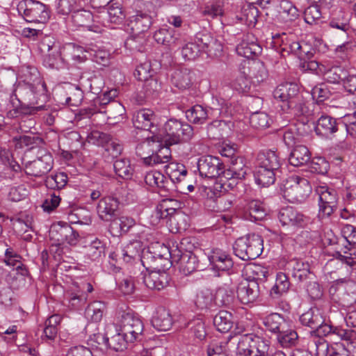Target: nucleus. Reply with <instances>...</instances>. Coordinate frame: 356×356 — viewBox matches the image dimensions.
Here are the masks:
<instances>
[{
	"label": "nucleus",
	"instance_id": "20e7f679",
	"mask_svg": "<svg viewBox=\"0 0 356 356\" xmlns=\"http://www.w3.org/2000/svg\"><path fill=\"white\" fill-rule=\"evenodd\" d=\"M263 249V239L256 234L240 237L233 245L235 255L244 261L257 259L262 253Z\"/></svg>",
	"mask_w": 356,
	"mask_h": 356
},
{
	"label": "nucleus",
	"instance_id": "680f3d73",
	"mask_svg": "<svg viewBox=\"0 0 356 356\" xmlns=\"http://www.w3.org/2000/svg\"><path fill=\"white\" fill-rule=\"evenodd\" d=\"M248 210L250 220H261L266 216V211L263 203L257 200H252L248 204Z\"/></svg>",
	"mask_w": 356,
	"mask_h": 356
},
{
	"label": "nucleus",
	"instance_id": "6ab92c4d",
	"mask_svg": "<svg viewBox=\"0 0 356 356\" xmlns=\"http://www.w3.org/2000/svg\"><path fill=\"white\" fill-rule=\"evenodd\" d=\"M277 40H281L280 47L277 51H273V54L269 56L271 60L275 63L279 62V57L285 58L290 54L295 56L300 54L298 49L300 47V43L298 40H295L292 38L289 37L284 33L282 35H277Z\"/></svg>",
	"mask_w": 356,
	"mask_h": 356
},
{
	"label": "nucleus",
	"instance_id": "ddd939ff",
	"mask_svg": "<svg viewBox=\"0 0 356 356\" xmlns=\"http://www.w3.org/2000/svg\"><path fill=\"white\" fill-rule=\"evenodd\" d=\"M293 183L285 186L284 196L292 202L302 203L309 195L312 188L309 181L298 177H293Z\"/></svg>",
	"mask_w": 356,
	"mask_h": 356
},
{
	"label": "nucleus",
	"instance_id": "4d7b16f0",
	"mask_svg": "<svg viewBox=\"0 0 356 356\" xmlns=\"http://www.w3.org/2000/svg\"><path fill=\"white\" fill-rule=\"evenodd\" d=\"M147 38L144 33H134L131 31V35L125 40V47L131 51L142 52L145 50Z\"/></svg>",
	"mask_w": 356,
	"mask_h": 356
},
{
	"label": "nucleus",
	"instance_id": "0eeeda50",
	"mask_svg": "<svg viewBox=\"0 0 356 356\" xmlns=\"http://www.w3.org/2000/svg\"><path fill=\"white\" fill-rule=\"evenodd\" d=\"M179 208V202L173 199H164L156 207V217L166 220L171 227V232H178L184 229L179 222L184 216L178 210Z\"/></svg>",
	"mask_w": 356,
	"mask_h": 356
},
{
	"label": "nucleus",
	"instance_id": "423d86ee",
	"mask_svg": "<svg viewBox=\"0 0 356 356\" xmlns=\"http://www.w3.org/2000/svg\"><path fill=\"white\" fill-rule=\"evenodd\" d=\"M238 356H268L269 343L263 338L251 334L236 337Z\"/></svg>",
	"mask_w": 356,
	"mask_h": 356
},
{
	"label": "nucleus",
	"instance_id": "9b49d317",
	"mask_svg": "<svg viewBox=\"0 0 356 356\" xmlns=\"http://www.w3.org/2000/svg\"><path fill=\"white\" fill-rule=\"evenodd\" d=\"M53 168L51 154L44 148H38L36 159L29 161L25 165L26 175L40 177L47 175Z\"/></svg>",
	"mask_w": 356,
	"mask_h": 356
},
{
	"label": "nucleus",
	"instance_id": "c85d7f7f",
	"mask_svg": "<svg viewBox=\"0 0 356 356\" xmlns=\"http://www.w3.org/2000/svg\"><path fill=\"white\" fill-rule=\"evenodd\" d=\"M154 38L159 44L173 49L179 47L182 42L179 35L174 29H161L154 34Z\"/></svg>",
	"mask_w": 356,
	"mask_h": 356
},
{
	"label": "nucleus",
	"instance_id": "a18cd8bd",
	"mask_svg": "<svg viewBox=\"0 0 356 356\" xmlns=\"http://www.w3.org/2000/svg\"><path fill=\"white\" fill-rule=\"evenodd\" d=\"M213 323L218 332H227L233 326V316L227 311H220L213 317Z\"/></svg>",
	"mask_w": 356,
	"mask_h": 356
},
{
	"label": "nucleus",
	"instance_id": "c756f323",
	"mask_svg": "<svg viewBox=\"0 0 356 356\" xmlns=\"http://www.w3.org/2000/svg\"><path fill=\"white\" fill-rule=\"evenodd\" d=\"M277 18L284 22H291L299 17V11L293 3L289 0H281L277 7Z\"/></svg>",
	"mask_w": 356,
	"mask_h": 356
},
{
	"label": "nucleus",
	"instance_id": "cd10ccee",
	"mask_svg": "<svg viewBox=\"0 0 356 356\" xmlns=\"http://www.w3.org/2000/svg\"><path fill=\"white\" fill-rule=\"evenodd\" d=\"M209 260L213 268L218 270H228L232 268L234 265L230 255L218 248L213 249L211 251L209 256Z\"/></svg>",
	"mask_w": 356,
	"mask_h": 356
},
{
	"label": "nucleus",
	"instance_id": "13d9d810",
	"mask_svg": "<svg viewBox=\"0 0 356 356\" xmlns=\"http://www.w3.org/2000/svg\"><path fill=\"white\" fill-rule=\"evenodd\" d=\"M190 333L196 339L202 341L207 336V330L204 321L200 318H195L187 324Z\"/></svg>",
	"mask_w": 356,
	"mask_h": 356
},
{
	"label": "nucleus",
	"instance_id": "6e6552de",
	"mask_svg": "<svg viewBox=\"0 0 356 356\" xmlns=\"http://www.w3.org/2000/svg\"><path fill=\"white\" fill-rule=\"evenodd\" d=\"M120 331L130 343L140 340L144 325L139 316L131 310L123 311L120 315Z\"/></svg>",
	"mask_w": 356,
	"mask_h": 356
},
{
	"label": "nucleus",
	"instance_id": "2f4dec72",
	"mask_svg": "<svg viewBox=\"0 0 356 356\" xmlns=\"http://www.w3.org/2000/svg\"><path fill=\"white\" fill-rule=\"evenodd\" d=\"M152 324L159 331L169 330L173 325L172 317L169 310L164 307L159 308L152 319Z\"/></svg>",
	"mask_w": 356,
	"mask_h": 356
},
{
	"label": "nucleus",
	"instance_id": "aec40b11",
	"mask_svg": "<svg viewBox=\"0 0 356 356\" xmlns=\"http://www.w3.org/2000/svg\"><path fill=\"white\" fill-rule=\"evenodd\" d=\"M195 40L201 51L206 53L209 56H218L222 51L221 43L207 31L197 33Z\"/></svg>",
	"mask_w": 356,
	"mask_h": 356
},
{
	"label": "nucleus",
	"instance_id": "a211bd4d",
	"mask_svg": "<svg viewBox=\"0 0 356 356\" xmlns=\"http://www.w3.org/2000/svg\"><path fill=\"white\" fill-rule=\"evenodd\" d=\"M342 119H336L328 115H322L316 121L315 132L318 136L330 138L343 130Z\"/></svg>",
	"mask_w": 356,
	"mask_h": 356
},
{
	"label": "nucleus",
	"instance_id": "2eb2a0df",
	"mask_svg": "<svg viewBox=\"0 0 356 356\" xmlns=\"http://www.w3.org/2000/svg\"><path fill=\"white\" fill-rule=\"evenodd\" d=\"M238 300L244 305L254 303L260 296L259 285L256 279L243 280L241 281L236 290Z\"/></svg>",
	"mask_w": 356,
	"mask_h": 356
},
{
	"label": "nucleus",
	"instance_id": "8fccbe9b",
	"mask_svg": "<svg viewBox=\"0 0 356 356\" xmlns=\"http://www.w3.org/2000/svg\"><path fill=\"white\" fill-rule=\"evenodd\" d=\"M64 56L73 61L74 64H80L87 60L86 52L81 46L70 43L63 49Z\"/></svg>",
	"mask_w": 356,
	"mask_h": 356
},
{
	"label": "nucleus",
	"instance_id": "0e129e2a",
	"mask_svg": "<svg viewBox=\"0 0 356 356\" xmlns=\"http://www.w3.org/2000/svg\"><path fill=\"white\" fill-rule=\"evenodd\" d=\"M270 118L267 113L255 112L250 117V125L256 129H263L269 126Z\"/></svg>",
	"mask_w": 356,
	"mask_h": 356
},
{
	"label": "nucleus",
	"instance_id": "f704fd0d",
	"mask_svg": "<svg viewBox=\"0 0 356 356\" xmlns=\"http://www.w3.org/2000/svg\"><path fill=\"white\" fill-rule=\"evenodd\" d=\"M299 321L303 326L308 327L312 330L322 325L324 317L322 312L316 307L310 308L300 315Z\"/></svg>",
	"mask_w": 356,
	"mask_h": 356
},
{
	"label": "nucleus",
	"instance_id": "37998d69",
	"mask_svg": "<svg viewBox=\"0 0 356 356\" xmlns=\"http://www.w3.org/2000/svg\"><path fill=\"white\" fill-rule=\"evenodd\" d=\"M104 84L102 78L96 75L87 78L82 76L79 81V85L85 92L95 95H98L102 92Z\"/></svg>",
	"mask_w": 356,
	"mask_h": 356
},
{
	"label": "nucleus",
	"instance_id": "ea45409f",
	"mask_svg": "<svg viewBox=\"0 0 356 356\" xmlns=\"http://www.w3.org/2000/svg\"><path fill=\"white\" fill-rule=\"evenodd\" d=\"M259 17V10L254 4L247 3L242 6L241 11L236 15V18L241 23L249 27H254Z\"/></svg>",
	"mask_w": 356,
	"mask_h": 356
},
{
	"label": "nucleus",
	"instance_id": "4c0bfd02",
	"mask_svg": "<svg viewBox=\"0 0 356 356\" xmlns=\"http://www.w3.org/2000/svg\"><path fill=\"white\" fill-rule=\"evenodd\" d=\"M161 146L160 136L154 134L152 136H148L147 140L137 145L136 147V153L140 157L143 163L145 164V158L155 152L154 147Z\"/></svg>",
	"mask_w": 356,
	"mask_h": 356
},
{
	"label": "nucleus",
	"instance_id": "39448f33",
	"mask_svg": "<svg viewBox=\"0 0 356 356\" xmlns=\"http://www.w3.org/2000/svg\"><path fill=\"white\" fill-rule=\"evenodd\" d=\"M163 131L164 136L162 138L168 145L188 142L194 134L191 125L174 118L165 123Z\"/></svg>",
	"mask_w": 356,
	"mask_h": 356
},
{
	"label": "nucleus",
	"instance_id": "4be33fe9",
	"mask_svg": "<svg viewBox=\"0 0 356 356\" xmlns=\"http://www.w3.org/2000/svg\"><path fill=\"white\" fill-rule=\"evenodd\" d=\"M143 246L141 241H131L123 249L117 253L119 259H122L126 263H131L134 261H141L143 265L145 266V259H148L145 256L142 257L141 253Z\"/></svg>",
	"mask_w": 356,
	"mask_h": 356
},
{
	"label": "nucleus",
	"instance_id": "c9c22d12",
	"mask_svg": "<svg viewBox=\"0 0 356 356\" xmlns=\"http://www.w3.org/2000/svg\"><path fill=\"white\" fill-rule=\"evenodd\" d=\"M232 284V279L225 283V286L219 287L214 295L215 306L229 307L232 305L234 301V289L229 288Z\"/></svg>",
	"mask_w": 356,
	"mask_h": 356
},
{
	"label": "nucleus",
	"instance_id": "393cba45",
	"mask_svg": "<svg viewBox=\"0 0 356 356\" xmlns=\"http://www.w3.org/2000/svg\"><path fill=\"white\" fill-rule=\"evenodd\" d=\"M287 268L292 277L297 282H302L312 275L308 262L301 259H292L287 263Z\"/></svg>",
	"mask_w": 356,
	"mask_h": 356
},
{
	"label": "nucleus",
	"instance_id": "473e14b6",
	"mask_svg": "<svg viewBox=\"0 0 356 356\" xmlns=\"http://www.w3.org/2000/svg\"><path fill=\"white\" fill-rule=\"evenodd\" d=\"M246 167L243 163V159H234L232 160L231 166L227 169L225 170V165L223 164L222 173L220 176L227 180H231L232 179H243L245 178L246 172Z\"/></svg>",
	"mask_w": 356,
	"mask_h": 356
},
{
	"label": "nucleus",
	"instance_id": "1a4fd4ad",
	"mask_svg": "<svg viewBox=\"0 0 356 356\" xmlns=\"http://www.w3.org/2000/svg\"><path fill=\"white\" fill-rule=\"evenodd\" d=\"M17 10L28 22L45 23L49 18L47 6L38 1H21Z\"/></svg>",
	"mask_w": 356,
	"mask_h": 356
},
{
	"label": "nucleus",
	"instance_id": "864d4df0",
	"mask_svg": "<svg viewBox=\"0 0 356 356\" xmlns=\"http://www.w3.org/2000/svg\"><path fill=\"white\" fill-rule=\"evenodd\" d=\"M322 72L324 79L330 83H339L343 81L347 74V70L340 66L331 67L325 66L324 70Z\"/></svg>",
	"mask_w": 356,
	"mask_h": 356
},
{
	"label": "nucleus",
	"instance_id": "338daca9",
	"mask_svg": "<svg viewBox=\"0 0 356 356\" xmlns=\"http://www.w3.org/2000/svg\"><path fill=\"white\" fill-rule=\"evenodd\" d=\"M60 193L51 191L47 194L46 198L42 202V207L44 211L51 212L57 208L60 202Z\"/></svg>",
	"mask_w": 356,
	"mask_h": 356
},
{
	"label": "nucleus",
	"instance_id": "bf43d9fd",
	"mask_svg": "<svg viewBox=\"0 0 356 356\" xmlns=\"http://www.w3.org/2000/svg\"><path fill=\"white\" fill-rule=\"evenodd\" d=\"M113 168L116 175L122 179H129L133 175L134 170L128 159H116L113 163Z\"/></svg>",
	"mask_w": 356,
	"mask_h": 356
},
{
	"label": "nucleus",
	"instance_id": "72a5a7b5",
	"mask_svg": "<svg viewBox=\"0 0 356 356\" xmlns=\"http://www.w3.org/2000/svg\"><path fill=\"white\" fill-rule=\"evenodd\" d=\"M257 165L280 170L281 163L277 154L272 150H263L258 153L257 156Z\"/></svg>",
	"mask_w": 356,
	"mask_h": 356
},
{
	"label": "nucleus",
	"instance_id": "e2e57ef3",
	"mask_svg": "<svg viewBox=\"0 0 356 356\" xmlns=\"http://www.w3.org/2000/svg\"><path fill=\"white\" fill-rule=\"evenodd\" d=\"M83 6V0H58L56 9L59 14L67 15Z\"/></svg>",
	"mask_w": 356,
	"mask_h": 356
},
{
	"label": "nucleus",
	"instance_id": "7ed1b4c3",
	"mask_svg": "<svg viewBox=\"0 0 356 356\" xmlns=\"http://www.w3.org/2000/svg\"><path fill=\"white\" fill-rule=\"evenodd\" d=\"M23 83H19L15 89L19 102L33 107V111H41L44 106H34L38 104L36 95L37 86L42 83L39 72L35 67H27L24 73Z\"/></svg>",
	"mask_w": 356,
	"mask_h": 356
},
{
	"label": "nucleus",
	"instance_id": "f8f14e48",
	"mask_svg": "<svg viewBox=\"0 0 356 356\" xmlns=\"http://www.w3.org/2000/svg\"><path fill=\"white\" fill-rule=\"evenodd\" d=\"M39 49L42 53H47L43 59V65L51 69H60L63 67L65 60L62 56L59 47L50 38H44L39 44Z\"/></svg>",
	"mask_w": 356,
	"mask_h": 356
},
{
	"label": "nucleus",
	"instance_id": "de8ad7c7",
	"mask_svg": "<svg viewBox=\"0 0 356 356\" xmlns=\"http://www.w3.org/2000/svg\"><path fill=\"white\" fill-rule=\"evenodd\" d=\"M195 306L201 310L212 309L215 307L214 294L209 289L200 291L195 299Z\"/></svg>",
	"mask_w": 356,
	"mask_h": 356
},
{
	"label": "nucleus",
	"instance_id": "bb28decb",
	"mask_svg": "<svg viewBox=\"0 0 356 356\" xmlns=\"http://www.w3.org/2000/svg\"><path fill=\"white\" fill-rule=\"evenodd\" d=\"M263 324L266 331L275 336L284 328L290 327L289 321L277 313H272L264 318Z\"/></svg>",
	"mask_w": 356,
	"mask_h": 356
},
{
	"label": "nucleus",
	"instance_id": "603ef678",
	"mask_svg": "<svg viewBox=\"0 0 356 356\" xmlns=\"http://www.w3.org/2000/svg\"><path fill=\"white\" fill-rule=\"evenodd\" d=\"M14 140L15 141L16 147H28L29 150L41 148L40 145L44 143L43 139L36 135H23L19 137H15Z\"/></svg>",
	"mask_w": 356,
	"mask_h": 356
},
{
	"label": "nucleus",
	"instance_id": "a878e982",
	"mask_svg": "<svg viewBox=\"0 0 356 356\" xmlns=\"http://www.w3.org/2000/svg\"><path fill=\"white\" fill-rule=\"evenodd\" d=\"M152 24V18L147 13L137 11L135 15L130 17L128 26L134 33L147 32Z\"/></svg>",
	"mask_w": 356,
	"mask_h": 356
},
{
	"label": "nucleus",
	"instance_id": "774afa93",
	"mask_svg": "<svg viewBox=\"0 0 356 356\" xmlns=\"http://www.w3.org/2000/svg\"><path fill=\"white\" fill-rule=\"evenodd\" d=\"M130 343L122 332L108 338V348L115 351H122L127 348V345Z\"/></svg>",
	"mask_w": 356,
	"mask_h": 356
},
{
	"label": "nucleus",
	"instance_id": "7c9ffc66",
	"mask_svg": "<svg viewBox=\"0 0 356 356\" xmlns=\"http://www.w3.org/2000/svg\"><path fill=\"white\" fill-rule=\"evenodd\" d=\"M193 79L192 71L187 68L175 70L171 74L172 84L181 90L188 89L192 86Z\"/></svg>",
	"mask_w": 356,
	"mask_h": 356
},
{
	"label": "nucleus",
	"instance_id": "a19ab883",
	"mask_svg": "<svg viewBox=\"0 0 356 356\" xmlns=\"http://www.w3.org/2000/svg\"><path fill=\"white\" fill-rule=\"evenodd\" d=\"M350 20V13L349 12L339 10L333 14V17L330 22V26L341 31L348 35L351 29Z\"/></svg>",
	"mask_w": 356,
	"mask_h": 356
},
{
	"label": "nucleus",
	"instance_id": "4468645a",
	"mask_svg": "<svg viewBox=\"0 0 356 356\" xmlns=\"http://www.w3.org/2000/svg\"><path fill=\"white\" fill-rule=\"evenodd\" d=\"M163 260V258L159 256L156 259L153 265L146 267L147 269H154V270H152L144 276V283L145 286L150 289L160 291L168 285V275L163 270H161L159 268V263Z\"/></svg>",
	"mask_w": 356,
	"mask_h": 356
},
{
	"label": "nucleus",
	"instance_id": "f257e3e1",
	"mask_svg": "<svg viewBox=\"0 0 356 356\" xmlns=\"http://www.w3.org/2000/svg\"><path fill=\"white\" fill-rule=\"evenodd\" d=\"M273 96L282 102L281 106L284 111L294 115H306L309 111L296 83L286 82L280 84L274 90Z\"/></svg>",
	"mask_w": 356,
	"mask_h": 356
},
{
	"label": "nucleus",
	"instance_id": "69168bd1",
	"mask_svg": "<svg viewBox=\"0 0 356 356\" xmlns=\"http://www.w3.org/2000/svg\"><path fill=\"white\" fill-rule=\"evenodd\" d=\"M202 53L195 42H188L181 47L182 56L186 60H195Z\"/></svg>",
	"mask_w": 356,
	"mask_h": 356
},
{
	"label": "nucleus",
	"instance_id": "412c9836",
	"mask_svg": "<svg viewBox=\"0 0 356 356\" xmlns=\"http://www.w3.org/2000/svg\"><path fill=\"white\" fill-rule=\"evenodd\" d=\"M145 182L151 187H156L162 196H167L174 184L172 178L165 177L159 171H150L144 177Z\"/></svg>",
	"mask_w": 356,
	"mask_h": 356
},
{
	"label": "nucleus",
	"instance_id": "b1692460",
	"mask_svg": "<svg viewBox=\"0 0 356 356\" xmlns=\"http://www.w3.org/2000/svg\"><path fill=\"white\" fill-rule=\"evenodd\" d=\"M119 208V201L113 197L102 198L97 207V211L99 218L104 221H111L115 218Z\"/></svg>",
	"mask_w": 356,
	"mask_h": 356
},
{
	"label": "nucleus",
	"instance_id": "09e8293b",
	"mask_svg": "<svg viewBox=\"0 0 356 356\" xmlns=\"http://www.w3.org/2000/svg\"><path fill=\"white\" fill-rule=\"evenodd\" d=\"M104 243L97 238L84 246L85 257L91 261H96L104 256Z\"/></svg>",
	"mask_w": 356,
	"mask_h": 356
},
{
	"label": "nucleus",
	"instance_id": "e433bc0d",
	"mask_svg": "<svg viewBox=\"0 0 356 356\" xmlns=\"http://www.w3.org/2000/svg\"><path fill=\"white\" fill-rule=\"evenodd\" d=\"M232 125L231 121L213 120L207 126L208 136L213 139L223 138L231 131Z\"/></svg>",
	"mask_w": 356,
	"mask_h": 356
},
{
	"label": "nucleus",
	"instance_id": "79ce46f5",
	"mask_svg": "<svg viewBox=\"0 0 356 356\" xmlns=\"http://www.w3.org/2000/svg\"><path fill=\"white\" fill-rule=\"evenodd\" d=\"M279 170H272L257 165L254 172L256 183L262 186L268 187L275 183L276 176Z\"/></svg>",
	"mask_w": 356,
	"mask_h": 356
},
{
	"label": "nucleus",
	"instance_id": "c03bdc74",
	"mask_svg": "<svg viewBox=\"0 0 356 356\" xmlns=\"http://www.w3.org/2000/svg\"><path fill=\"white\" fill-rule=\"evenodd\" d=\"M187 120L195 124H202L209 118V110L200 104H196L186 111Z\"/></svg>",
	"mask_w": 356,
	"mask_h": 356
},
{
	"label": "nucleus",
	"instance_id": "f03ea898",
	"mask_svg": "<svg viewBox=\"0 0 356 356\" xmlns=\"http://www.w3.org/2000/svg\"><path fill=\"white\" fill-rule=\"evenodd\" d=\"M193 245H191L189 238H183L179 246L169 251L171 263L177 266L179 271L188 275L198 269L200 261L197 257L191 251Z\"/></svg>",
	"mask_w": 356,
	"mask_h": 356
},
{
	"label": "nucleus",
	"instance_id": "49530a36",
	"mask_svg": "<svg viewBox=\"0 0 356 356\" xmlns=\"http://www.w3.org/2000/svg\"><path fill=\"white\" fill-rule=\"evenodd\" d=\"M106 309L107 307L105 302L95 301L88 305L85 311V315L90 321L98 323L102 321Z\"/></svg>",
	"mask_w": 356,
	"mask_h": 356
},
{
	"label": "nucleus",
	"instance_id": "3c124183",
	"mask_svg": "<svg viewBox=\"0 0 356 356\" xmlns=\"http://www.w3.org/2000/svg\"><path fill=\"white\" fill-rule=\"evenodd\" d=\"M72 20L74 24L78 27L90 29L93 21V15L90 11L83 9L82 6L72 14Z\"/></svg>",
	"mask_w": 356,
	"mask_h": 356
},
{
	"label": "nucleus",
	"instance_id": "9d476101",
	"mask_svg": "<svg viewBox=\"0 0 356 356\" xmlns=\"http://www.w3.org/2000/svg\"><path fill=\"white\" fill-rule=\"evenodd\" d=\"M315 192L318 196V216L329 217L337 209L339 195L337 191L327 185L316 187Z\"/></svg>",
	"mask_w": 356,
	"mask_h": 356
},
{
	"label": "nucleus",
	"instance_id": "58836bf2",
	"mask_svg": "<svg viewBox=\"0 0 356 356\" xmlns=\"http://www.w3.org/2000/svg\"><path fill=\"white\" fill-rule=\"evenodd\" d=\"M311 160V153L305 145H296L291 151L289 162L291 165L298 167L307 164Z\"/></svg>",
	"mask_w": 356,
	"mask_h": 356
},
{
	"label": "nucleus",
	"instance_id": "052dcab7",
	"mask_svg": "<svg viewBox=\"0 0 356 356\" xmlns=\"http://www.w3.org/2000/svg\"><path fill=\"white\" fill-rule=\"evenodd\" d=\"M67 183V176L64 172H59L47 177L45 180V185L48 188L60 193Z\"/></svg>",
	"mask_w": 356,
	"mask_h": 356
},
{
	"label": "nucleus",
	"instance_id": "5fc2aeb1",
	"mask_svg": "<svg viewBox=\"0 0 356 356\" xmlns=\"http://www.w3.org/2000/svg\"><path fill=\"white\" fill-rule=\"evenodd\" d=\"M278 343L283 348H290L298 343V333L290 327L284 328L276 336Z\"/></svg>",
	"mask_w": 356,
	"mask_h": 356
},
{
	"label": "nucleus",
	"instance_id": "f3484780",
	"mask_svg": "<svg viewBox=\"0 0 356 356\" xmlns=\"http://www.w3.org/2000/svg\"><path fill=\"white\" fill-rule=\"evenodd\" d=\"M277 218L282 226L301 228L306 226L309 218L293 207H286L280 209Z\"/></svg>",
	"mask_w": 356,
	"mask_h": 356
},
{
	"label": "nucleus",
	"instance_id": "6e6d98bb",
	"mask_svg": "<svg viewBox=\"0 0 356 356\" xmlns=\"http://www.w3.org/2000/svg\"><path fill=\"white\" fill-rule=\"evenodd\" d=\"M238 55L247 58H253L261 52V47L255 42L242 41L236 46Z\"/></svg>",
	"mask_w": 356,
	"mask_h": 356
},
{
	"label": "nucleus",
	"instance_id": "dca6fc26",
	"mask_svg": "<svg viewBox=\"0 0 356 356\" xmlns=\"http://www.w3.org/2000/svg\"><path fill=\"white\" fill-rule=\"evenodd\" d=\"M223 162L218 157L207 155L201 156L197 161V170L201 177L214 179L220 176Z\"/></svg>",
	"mask_w": 356,
	"mask_h": 356
},
{
	"label": "nucleus",
	"instance_id": "5701e85b",
	"mask_svg": "<svg viewBox=\"0 0 356 356\" xmlns=\"http://www.w3.org/2000/svg\"><path fill=\"white\" fill-rule=\"evenodd\" d=\"M132 120L136 129L149 131L154 134L156 130V116L153 111L147 108L140 109L134 114Z\"/></svg>",
	"mask_w": 356,
	"mask_h": 356
}]
</instances>
